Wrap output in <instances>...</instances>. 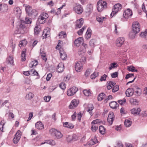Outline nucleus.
Segmentation results:
<instances>
[{
	"label": "nucleus",
	"instance_id": "1",
	"mask_svg": "<svg viewBox=\"0 0 147 147\" xmlns=\"http://www.w3.org/2000/svg\"><path fill=\"white\" fill-rule=\"evenodd\" d=\"M49 132L53 136L55 137L57 139L61 138L63 135L60 131L54 128H52L50 130Z\"/></svg>",
	"mask_w": 147,
	"mask_h": 147
},
{
	"label": "nucleus",
	"instance_id": "2",
	"mask_svg": "<svg viewBox=\"0 0 147 147\" xmlns=\"http://www.w3.org/2000/svg\"><path fill=\"white\" fill-rule=\"evenodd\" d=\"M97 10L101 12L107 7V3L102 1H99L97 3Z\"/></svg>",
	"mask_w": 147,
	"mask_h": 147
},
{
	"label": "nucleus",
	"instance_id": "3",
	"mask_svg": "<svg viewBox=\"0 0 147 147\" xmlns=\"http://www.w3.org/2000/svg\"><path fill=\"white\" fill-rule=\"evenodd\" d=\"M122 8V6L119 3L115 4L113 9V11L111 14V16L113 17V16L120 11Z\"/></svg>",
	"mask_w": 147,
	"mask_h": 147
},
{
	"label": "nucleus",
	"instance_id": "4",
	"mask_svg": "<svg viewBox=\"0 0 147 147\" xmlns=\"http://www.w3.org/2000/svg\"><path fill=\"white\" fill-rule=\"evenodd\" d=\"M48 17L47 13H42L38 19V22L40 24H42L45 22L46 20Z\"/></svg>",
	"mask_w": 147,
	"mask_h": 147
},
{
	"label": "nucleus",
	"instance_id": "5",
	"mask_svg": "<svg viewBox=\"0 0 147 147\" xmlns=\"http://www.w3.org/2000/svg\"><path fill=\"white\" fill-rule=\"evenodd\" d=\"M132 30L136 33H138L140 31V26L138 22H133L132 26Z\"/></svg>",
	"mask_w": 147,
	"mask_h": 147
},
{
	"label": "nucleus",
	"instance_id": "6",
	"mask_svg": "<svg viewBox=\"0 0 147 147\" xmlns=\"http://www.w3.org/2000/svg\"><path fill=\"white\" fill-rule=\"evenodd\" d=\"M31 21L30 19L28 18H26L25 19V20H22L21 22V24H20V28H22V29H26V24H30L31 23Z\"/></svg>",
	"mask_w": 147,
	"mask_h": 147
},
{
	"label": "nucleus",
	"instance_id": "7",
	"mask_svg": "<svg viewBox=\"0 0 147 147\" xmlns=\"http://www.w3.org/2000/svg\"><path fill=\"white\" fill-rule=\"evenodd\" d=\"M100 43V40L99 39H92L89 42V45L92 47H94L95 45H99Z\"/></svg>",
	"mask_w": 147,
	"mask_h": 147
},
{
	"label": "nucleus",
	"instance_id": "8",
	"mask_svg": "<svg viewBox=\"0 0 147 147\" xmlns=\"http://www.w3.org/2000/svg\"><path fill=\"white\" fill-rule=\"evenodd\" d=\"M78 88L76 87H73L69 88L67 91V94L68 96L74 95L78 91Z\"/></svg>",
	"mask_w": 147,
	"mask_h": 147
},
{
	"label": "nucleus",
	"instance_id": "9",
	"mask_svg": "<svg viewBox=\"0 0 147 147\" xmlns=\"http://www.w3.org/2000/svg\"><path fill=\"white\" fill-rule=\"evenodd\" d=\"M21 132L18 130L16 133L15 136L13 139V142L14 144H17L19 141L21 136Z\"/></svg>",
	"mask_w": 147,
	"mask_h": 147
},
{
	"label": "nucleus",
	"instance_id": "10",
	"mask_svg": "<svg viewBox=\"0 0 147 147\" xmlns=\"http://www.w3.org/2000/svg\"><path fill=\"white\" fill-rule=\"evenodd\" d=\"M132 11L129 9H127L125 10L123 13V16L124 18L128 19L131 18L132 15Z\"/></svg>",
	"mask_w": 147,
	"mask_h": 147
},
{
	"label": "nucleus",
	"instance_id": "11",
	"mask_svg": "<svg viewBox=\"0 0 147 147\" xmlns=\"http://www.w3.org/2000/svg\"><path fill=\"white\" fill-rule=\"evenodd\" d=\"M75 66L76 70L78 72H80L82 69V63L79 61L76 63Z\"/></svg>",
	"mask_w": 147,
	"mask_h": 147
},
{
	"label": "nucleus",
	"instance_id": "12",
	"mask_svg": "<svg viewBox=\"0 0 147 147\" xmlns=\"http://www.w3.org/2000/svg\"><path fill=\"white\" fill-rule=\"evenodd\" d=\"M125 40V38L123 37L118 38L116 40V43L117 46L120 47L123 45Z\"/></svg>",
	"mask_w": 147,
	"mask_h": 147
},
{
	"label": "nucleus",
	"instance_id": "13",
	"mask_svg": "<svg viewBox=\"0 0 147 147\" xmlns=\"http://www.w3.org/2000/svg\"><path fill=\"white\" fill-rule=\"evenodd\" d=\"M74 10L78 14H81L83 12V9L80 5H78L75 6L74 8Z\"/></svg>",
	"mask_w": 147,
	"mask_h": 147
},
{
	"label": "nucleus",
	"instance_id": "14",
	"mask_svg": "<svg viewBox=\"0 0 147 147\" xmlns=\"http://www.w3.org/2000/svg\"><path fill=\"white\" fill-rule=\"evenodd\" d=\"M78 101L76 99L73 100L71 102L69 108L70 109H73L76 107L78 104Z\"/></svg>",
	"mask_w": 147,
	"mask_h": 147
},
{
	"label": "nucleus",
	"instance_id": "15",
	"mask_svg": "<svg viewBox=\"0 0 147 147\" xmlns=\"http://www.w3.org/2000/svg\"><path fill=\"white\" fill-rule=\"evenodd\" d=\"M134 93V90L133 88H129L126 91L125 94L127 96H132Z\"/></svg>",
	"mask_w": 147,
	"mask_h": 147
},
{
	"label": "nucleus",
	"instance_id": "16",
	"mask_svg": "<svg viewBox=\"0 0 147 147\" xmlns=\"http://www.w3.org/2000/svg\"><path fill=\"white\" fill-rule=\"evenodd\" d=\"M84 22V20L83 18H81L76 21V28H80Z\"/></svg>",
	"mask_w": 147,
	"mask_h": 147
},
{
	"label": "nucleus",
	"instance_id": "17",
	"mask_svg": "<svg viewBox=\"0 0 147 147\" xmlns=\"http://www.w3.org/2000/svg\"><path fill=\"white\" fill-rule=\"evenodd\" d=\"M60 57L62 60H65L67 58V55L66 53L63 50V49H60L59 50Z\"/></svg>",
	"mask_w": 147,
	"mask_h": 147
},
{
	"label": "nucleus",
	"instance_id": "18",
	"mask_svg": "<svg viewBox=\"0 0 147 147\" xmlns=\"http://www.w3.org/2000/svg\"><path fill=\"white\" fill-rule=\"evenodd\" d=\"M131 113L135 115H139L141 111V109L140 108H133L131 110Z\"/></svg>",
	"mask_w": 147,
	"mask_h": 147
},
{
	"label": "nucleus",
	"instance_id": "19",
	"mask_svg": "<svg viewBox=\"0 0 147 147\" xmlns=\"http://www.w3.org/2000/svg\"><path fill=\"white\" fill-rule=\"evenodd\" d=\"M83 40V38L82 37L78 38L75 40L74 44L76 46H79Z\"/></svg>",
	"mask_w": 147,
	"mask_h": 147
},
{
	"label": "nucleus",
	"instance_id": "20",
	"mask_svg": "<svg viewBox=\"0 0 147 147\" xmlns=\"http://www.w3.org/2000/svg\"><path fill=\"white\" fill-rule=\"evenodd\" d=\"M35 125L36 128L38 129H42L44 128L43 124L40 121L37 122L35 124Z\"/></svg>",
	"mask_w": 147,
	"mask_h": 147
},
{
	"label": "nucleus",
	"instance_id": "21",
	"mask_svg": "<svg viewBox=\"0 0 147 147\" xmlns=\"http://www.w3.org/2000/svg\"><path fill=\"white\" fill-rule=\"evenodd\" d=\"M58 71L59 72H62L64 69V64L63 63H60L57 66Z\"/></svg>",
	"mask_w": 147,
	"mask_h": 147
},
{
	"label": "nucleus",
	"instance_id": "22",
	"mask_svg": "<svg viewBox=\"0 0 147 147\" xmlns=\"http://www.w3.org/2000/svg\"><path fill=\"white\" fill-rule=\"evenodd\" d=\"M7 62L8 64H12L13 62V57L11 55H9L7 59Z\"/></svg>",
	"mask_w": 147,
	"mask_h": 147
},
{
	"label": "nucleus",
	"instance_id": "23",
	"mask_svg": "<svg viewBox=\"0 0 147 147\" xmlns=\"http://www.w3.org/2000/svg\"><path fill=\"white\" fill-rule=\"evenodd\" d=\"M34 97V94L30 92L27 94L25 97L26 100H30Z\"/></svg>",
	"mask_w": 147,
	"mask_h": 147
},
{
	"label": "nucleus",
	"instance_id": "24",
	"mask_svg": "<svg viewBox=\"0 0 147 147\" xmlns=\"http://www.w3.org/2000/svg\"><path fill=\"white\" fill-rule=\"evenodd\" d=\"M118 104L117 102L115 101H112L109 103L110 107L112 109H115L118 106Z\"/></svg>",
	"mask_w": 147,
	"mask_h": 147
},
{
	"label": "nucleus",
	"instance_id": "25",
	"mask_svg": "<svg viewBox=\"0 0 147 147\" xmlns=\"http://www.w3.org/2000/svg\"><path fill=\"white\" fill-rule=\"evenodd\" d=\"M45 143H47L51 145H54L55 144V142L54 140H46V141L44 143H41L40 145H42Z\"/></svg>",
	"mask_w": 147,
	"mask_h": 147
},
{
	"label": "nucleus",
	"instance_id": "26",
	"mask_svg": "<svg viewBox=\"0 0 147 147\" xmlns=\"http://www.w3.org/2000/svg\"><path fill=\"white\" fill-rule=\"evenodd\" d=\"M38 64V62L36 60H34L31 61L30 63L29 66L30 68H34Z\"/></svg>",
	"mask_w": 147,
	"mask_h": 147
},
{
	"label": "nucleus",
	"instance_id": "27",
	"mask_svg": "<svg viewBox=\"0 0 147 147\" xmlns=\"http://www.w3.org/2000/svg\"><path fill=\"white\" fill-rule=\"evenodd\" d=\"M106 19V18L105 17H96V20L99 23H102Z\"/></svg>",
	"mask_w": 147,
	"mask_h": 147
},
{
	"label": "nucleus",
	"instance_id": "28",
	"mask_svg": "<svg viewBox=\"0 0 147 147\" xmlns=\"http://www.w3.org/2000/svg\"><path fill=\"white\" fill-rule=\"evenodd\" d=\"M21 58L22 61H25L26 59V50L23 49L22 52Z\"/></svg>",
	"mask_w": 147,
	"mask_h": 147
},
{
	"label": "nucleus",
	"instance_id": "29",
	"mask_svg": "<svg viewBox=\"0 0 147 147\" xmlns=\"http://www.w3.org/2000/svg\"><path fill=\"white\" fill-rule=\"evenodd\" d=\"M94 109V107L92 105H89L88 107V109L87 111L89 113V114L91 116H92L93 115V113L92 111V110Z\"/></svg>",
	"mask_w": 147,
	"mask_h": 147
},
{
	"label": "nucleus",
	"instance_id": "30",
	"mask_svg": "<svg viewBox=\"0 0 147 147\" xmlns=\"http://www.w3.org/2000/svg\"><path fill=\"white\" fill-rule=\"evenodd\" d=\"M64 126L68 128L72 129L74 128V125L72 123H68L65 122L63 123Z\"/></svg>",
	"mask_w": 147,
	"mask_h": 147
},
{
	"label": "nucleus",
	"instance_id": "31",
	"mask_svg": "<svg viewBox=\"0 0 147 147\" xmlns=\"http://www.w3.org/2000/svg\"><path fill=\"white\" fill-rule=\"evenodd\" d=\"M140 36L147 40V30H146L144 32H141Z\"/></svg>",
	"mask_w": 147,
	"mask_h": 147
},
{
	"label": "nucleus",
	"instance_id": "32",
	"mask_svg": "<svg viewBox=\"0 0 147 147\" xmlns=\"http://www.w3.org/2000/svg\"><path fill=\"white\" fill-rule=\"evenodd\" d=\"M40 31V27L38 26H36L34 30V34L35 35H38Z\"/></svg>",
	"mask_w": 147,
	"mask_h": 147
},
{
	"label": "nucleus",
	"instance_id": "33",
	"mask_svg": "<svg viewBox=\"0 0 147 147\" xmlns=\"http://www.w3.org/2000/svg\"><path fill=\"white\" fill-rule=\"evenodd\" d=\"M131 123L132 122L131 121V120L128 119L125 120L124 124L126 127H129L131 125Z\"/></svg>",
	"mask_w": 147,
	"mask_h": 147
},
{
	"label": "nucleus",
	"instance_id": "34",
	"mask_svg": "<svg viewBox=\"0 0 147 147\" xmlns=\"http://www.w3.org/2000/svg\"><path fill=\"white\" fill-rule=\"evenodd\" d=\"M49 31H47L46 30H45L43 31V33L42 35L43 38H46L47 36H49Z\"/></svg>",
	"mask_w": 147,
	"mask_h": 147
},
{
	"label": "nucleus",
	"instance_id": "35",
	"mask_svg": "<svg viewBox=\"0 0 147 147\" xmlns=\"http://www.w3.org/2000/svg\"><path fill=\"white\" fill-rule=\"evenodd\" d=\"M86 51L85 48L84 49L83 47H81L79 49L78 51V54L79 55H82Z\"/></svg>",
	"mask_w": 147,
	"mask_h": 147
},
{
	"label": "nucleus",
	"instance_id": "36",
	"mask_svg": "<svg viewBox=\"0 0 147 147\" xmlns=\"http://www.w3.org/2000/svg\"><path fill=\"white\" fill-rule=\"evenodd\" d=\"M137 34L133 31V32H129V37L130 39H133L135 38Z\"/></svg>",
	"mask_w": 147,
	"mask_h": 147
},
{
	"label": "nucleus",
	"instance_id": "37",
	"mask_svg": "<svg viewBox=\"0 0 147 147\" xmlns=\"http://www.w3.org/2000/svg\"><path fill=\"white\" fill-rule=\"evenodd\" d=\"M141 90L139 88L137 87L136 88V90H134V93H135V94L137 96H139L141 94Z\"/></svg>",
	"mask_w": 147,
	"mask_h": 147
},
{
	"label": "nucleus",
	"instance_id": "38",
	"mask_svg": "<svg viewBox=\"0 0 147 147\" xmlns=\"http://www.w3.org/2000/svg\"><path fill=\"white\" fill-rule=\"evenodd\" d=\"M105 94L104 93H101L100 94L98 97V100L101 101L105 97Z\"/></svg>",
	"mask_w": 147,
	"mask_h": 147
},
{
	"label": "nucleus",
	"instance_id": "39",
	"mask_svg": "<svg viewBox=\"0 0 147 147\" xmlns=\"http://www.w3.org/2000/svg\"><path fill=\"white\" fill-rule=\"evenodd\" d=\"M127 70L132 72L135 71L137 72L138 71L137 70L135 69V67L132 66H128Z\"/></svg>",
	"mask_w": 147,
	"mask_h": 147
},
{
	"label": "nucleus",
	"instance_id": "40",
	"mask_svg": "<svg viewBox=\"0 0 147 147\" xmlns=\"http://www.w3.org/2000/svg\"><path fill=\"white\" fill-rule=\"evenodd\" d=\"M59 36L61 38H64L66 36L65 32H61L59 33Z\"/></svg>",
	"mask_w": 147,
	"mask_h": 147
},
{
	"label": "nucleus",
	"instance_id": "41",
	"mask_svg": "<svg viewBox=\"0 0 147 147\" xmlns=\"http://www.w3.org/2000/svg\"><path fill=\"white\" fill-rule=\"evenodd\" d=\"M99 131L100 133L102 134H103L105 133V128L102 126L100 125L99 126Z\"/></svg>",
	"mask_w": 147,
	"mask_h": 147
},
{
	"label": "nucleus",
	"instance_id": "42",
	"mask_svg": "<svg viewBox=\"0 0 147 147\" xmlns=\"http://www.w3.org/2000/svg\"><path fill=\"white\" fill-rule=\"evenodd\" d=\"M83 93L86 96H89L91 94V93L89 90H85L83 91Z\"/></svg>",
	"mask_w": 147,
	"mask_h": 147
},
{
	"label": "nucleus",
	"instance_id": "43",
	"mask_svg": "<svg viewBox=\"0 0 147 147\" xmlns=\"http://www.w3.org/2000/svg\"><path fill=\"white\" fill-rule=\"evenodd\" d=\"M27 44V41L26 40H22L20 41L19 44V46L21 47L22 46H24L26 45Z\"/></svg>",
	"mask_w": 147,
	"mask_h": 147
},
{
	"label": "nucleus",
	"instance_id": "44",
	"mask_svg": "<svg viewBox=\"0 0 147 147\" xmlns=\"http://www.w3.org/2000/svg\"><path fill=\"white\" fill-rule=\"evenodd\" d=\"M31 7L29 5L26 6L25 7V10L26 12L29 14L30 13V11L32 10Z\"/></svg>",
	"mask_w": 147,
	"mask_h": 147
},
{
	"label": "nucleus",
	"instance_id": "45",
	"mask_svg": "<svg viewBox=\"0 0 147 147\" xmlns=\"http://www.w3.org/2000/svg\"><path fill=\"white\" fill-rule=\"evenodd\" d=\"M110 65V67H109V70H111L117 66V63H111Z\"/></svg>",
	"mask_w": 147,
	"mask_h": 147
},
{
	"label": "nucleus",
	"instance_id": "46",
	"mask_svg": "<svg viewBox=\"0 0 147 147\" xmlns=\"http://www.w3.org/2000/svg\"><path fill=\"white\" fill-rule=\"evenodd\" d=\"M98 126L95 125H92L91 127V129L93 132L96 131L98 129Z\"/></svg>",
	"mask_w": 147,
	"mask_h": 147
},
{
	"label": "nucleus",
	"instance_id": "47",
	"mask_svg": "<svg viewBox=\"0 0 147 147\" xmlns=\"http://www.w3.org/2000/svg\"><path fill=\"white\" fill-rule=\"evenodd\" d=\"M98 75V72H94L93 74L91 75L90 78L91 79H93L97 77Z\"/></svg>",
	"mask_w": 147,
	"mask_h": 147
},
{
	"label": "nucleus",
	"instance_id": "48",
	"mask_svg": "<svg viewBox=\"0 0 147 147\" xmlns=\"http://www.w3.org/2000/svg\"><path fill=\"white\" fill-rule=\"evenodd\" d=\"M30 73L33 76H38V73L35 69H32L30 71Z\"/></svg>",
	"mask_w": 147,
	"mask_h": 147
},
{
	"label": "nucleus",
	"instance_id": "49",
	"mask_svg": "<svg viewBox=\"0 0 147 147\" xmlns=\"http://www.w3.org/2000/svg\"><path fill=\"white\" fill-rule=\"evenodd\" d=\"M119 89V86L116 85L112 89V92H115L118 91Z\"/></svg>",
	"mask_w": 147,
	"mask_h": 147
},
{
	"label": "nucleus",
	"instance_id": "50",
	"mask_svg": "<svg viewBox=\"0 0 147 147\" xmlns=\"http://www.w3.org/2000/svg\"><path fill=\"white\" fill-rule=\"evenodd\" d=\"M59 87L61 89L64 90L65 88V84L64 82H62L59 85Z\"/></svg>",
	"mask_w": 147,
	"mask_h": 147
},
{
	"label": "nucleus",
	"instance_id": "51",
	"mask_svg": "<svg viewBox=\"0 0 147 147\" xmlns=\"http://www.w3.org/2000/svg\"><path fill=\"white\" fill-rule=\"evenodd\" d=\"M119 29L118 26L116 24L114 25V32L115 34H117L118 33V29Z\"/></svg>",
	"mask_w": 147,
	"mask_h": 147
},
{
	"label": "nucleus",
	"instance_id": "52",
	"mask_svg": "<svg viewBox=\"0 0 147 147\" xmlns=\"http://www.w3.org/2000/svg\"><path fill=\"white\" fill-rule=\"evenodd\" d=\"M91 71L90 69H87L85 73V75L86 77H87L90 74L91 72Z\"/></svg>",
	"mask_w": 147,
	"mask_h": 147
},
{
	"label": "nucleus",
	"instance_id": "53",
	"mask_svg": "<svg viewBox=\"0 0 147 147\" xmlns=\"http://www.w3.org/2000/svg\"><path fill=\"white\" fill-rule=\"evenodd\" d=\"M97 143V141L96 138L94 139H92L91 140L90 143L91 145H93Z\"/></svg>",
	"mask_w": 147,
	"mask_h": 147
},
{
	"label": "nucleus",
	"instance_id": "54",
	"mask_svg": "<svg viewBox=\"0 0 147 147\" xmlns=\"http://www.w3.org/2000/svg\"><path fill=\"white\" fill-rule=\"evenodd\" d=\"M100 122L101 121L100 120L97 119L93 121L92 122L91 124H94L95 125L98 123H100Z\"/></svg>",
	"mask_w": 147,
	"mask_h": 147
},
{
	"label": "nucleus",
	"instance_id": "55",
	"mask_svg": "<svg viewBox=\"0 0 147 147\" xmlns=\"http://www.w3.org/2000/svg\"><path fill=\"white\" fill-rule=\"evenodd\" d=\"M25 83L28 84H32V82L30 79L27 78L26 79L25 81Z\"/></svg>",
	"mask_w": 147,
	"mask_h": 147
},
{
	"label": "nucleus",
	"instance_id": "56",
	"mask_svg": "<svg viewBox=\"0 0 147 147\" xmlns=\"http://www.w3.org/2000/svg\"><path fill=\"white\" fill-rule=\"evenodd\" d=\"M134 77V75L133 74H127L125 77L126 79H127L133 77Z\"/></svg>",
	"mask_w": 147,
	"mask_h": 147
},
{
	"label": "nucleus",
	"instance_id": "57",
	"mask_svg": "<svg viewBox=\"0 0 147 147\" xmlns=\"http://www.w3.org/2000/svg\"><path fill=\"white\" fill-rule=\"evenodd\" d=\"M112 99V95H109L106 99L105 100L104 102L105 103L107 102L109 100H111Z\"/></svg>",
	"mask_w": 147,
	"mask_h": 147
},
{
	"label": "nucleus",
	"instance_id": "58",
	"mask_svg": "<svg viewBox=\"0 0 147 147\" xmlns=\"http://www.w3.org/2000/svg\"><path fill=\"white\" fill-rule=\"evenodd\" d=\"M107 76L105 74H104L101 77L100 80L101 81H105L106 80V77Z\"/></svg>",
	"mask_w": 147,
	"mask_h": 147
},
{
	"label": "nucleus",
	"instance_id": "59",
	"mask_svg": "<svg viewBox=\"0 0 147 147\" xmlns=\"http://www.w3.org/2000/svg\"><path fill=\"white\" fill-rule=\"evenodd\" d=\"M118 75V73L117 72H115L111 74V76L112 78H115Z\"/></svg>",
	"mask_w": 147,
	"mask_h": 147
},
{
	"label": "nucleus",
	"instance_id": "60",
	"mask_svg": "<svg viewBox=\"0 0 147 147\" xmlns=\"http://www.w3.org/2000/svg\"><path fill=\"white\" fill-rule=\"evenodd\" d=\"M114 114L113 112H111L109 113L108 117L109 119L111 118L114 119Z\"/></svg>",
	"mask_w": 147,
	"mask_h": 147
},
{
	"label": "nucleus",
	"instance_id": "61",
	"mask_svg": "<svg viewBox=\"0 0 147 147\" xmlns=\"http://www.w3.org/2000/svg\"><path fill=\"white\" fill-rule=\"evenodd\" d=\"M51 98V97L49 96H45L44 97V99L46 102H49L50 101Z\"/></svg>",
	"mask_w": 147,
	"mask_h": 147
},
{
	"label": "nucleus",
	"instance_id": "62",
	"mask_svg": "<svg viewBox=\"0 0 147 147\" xmlns=\"http://www.w3.org/2000/svg\"><path fill=\"white\" fill-rule=\"evenodd\" d=\"M66 139L68 142H69L71 141H73L72 138V136L68 135L66 138Z\"/></svg>",
	"mask_w": 147,
	"mask_h": 147
},
{
	"label": "nucleus",
	"instance_id": "63",
	"mask_svg": "<svg viewBox=\"0 0 147 147\" xmlns=\"http://www.w3.org/2000/svg\"><path fill=\"white\" fill-rule=\"evenodd\" d=\"M72 138L73 141H75L76 140L78 139V137L76 134H73L72 136Z\"/></svg>",
	"mask_w": 147,
	"mask_h": 147
},
{
	"label": "nucleus",
	"instance_id": "64",
	"mask_svg": "<svg viewBox=\"0 0 147 147\" xmlns=\"http://www.w3.org/2000/svg\"><path fill=\"white\" fill-rule=\"evenodd\" d=\"M115 84V83L114 82L112 81H109L108 83V85L109 86H111V87H113L114 85Z\"/></svg>",
	"mask_w": 147,
	"mask_h": 147
}]
</instances>
